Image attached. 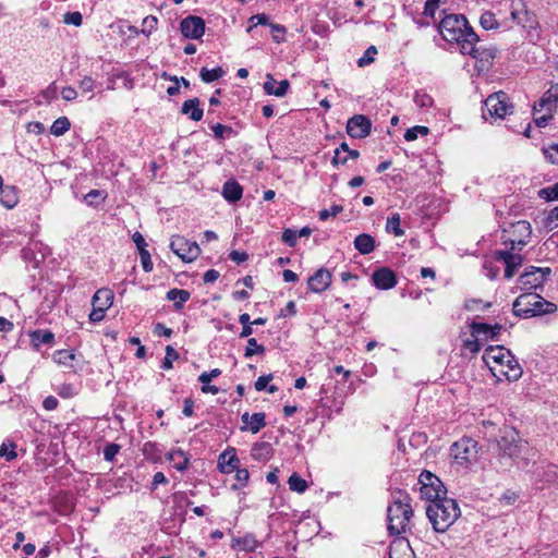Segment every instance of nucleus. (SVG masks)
I'll return each instance as SVG.
<instances>
[{
  "label": "nucleus",
  "mask_w": 558,
  "mask_h": 558,
  "mask_svg": "<svg viewBox=\"0 0 558 558\" xmlns=\"http://www.w3.org/2000/svg\"><path fill=\"white\" fill-rule=\"evenodd\" d=\"M465 308L468 311H485L490 307V303H483L482 300H469L465 302Z\"/></svg>",
  "instance_id": "obj_61"
},
{
  "label": "nucleus",
  "mask_w": 558,
  "mask_h": 558,
  "mask_svg": "<svg viewBox=\"0 0 558 558\" xmlns=\"http://www.w3.org/2000/svg\"><path fill=\"white\" fill-rule=\"evenodd\" d=\"M28 337L32 348L36 351H39L41 344L52 347L56 342L54 333L49 329L31 330Z\"/></svg>",
  "instance_id": "obj_18"
},
{
  "label": "nucleus",
  "mask_w": 558,
  "mask_h": 558,
  "mask_svg": "<svg viewBox=\"0 0 558 558\" xmlns=\"http://www.w3.org/2000/svg\"><path fill=\"white\" fill-rule=\"evenodd\" d=\"M551 270L548 267L541 268L531 266L519 277L518 284L521 290H536L547 280Z\"/></svg>",
  "instance_id": "obj_10"
},
{
  "label": "nucleus",
  "mask_w": 558,
  "mask_h": 558,
  "mask_svg": "<svg viewBox=\"0 0 558 558\" xmlns=\"http://www.w3.org/2000/svg\"><path fill=\"white\" fill-rule=\"evenodd\" d=\"M225 75V71L221 66H217L215 69L208 70L207 68H202L199 71V76L203 82L211 83L214 81L219 80Z\"/></svg>",
  "instance_id": "obj_39"
},
{
  "label": "nucleus",
  "mask_w": 558,
  "mask_h": 558,
  "mask_svg": "<svg viewBox=\"0 0 558 558\" xmlns=\"http://www.w3.org/2000/svg\"><path fill=\"white\" fill-rule=\"evenodd\" d=\"M331 283V274L325 268H319L312 275L308 280V289L314 293L325 291Z\"/></svg>",
  "instance_id": "obj_15"
},
{
  "label": "nucleus",
  "mask_w": 558,
  "mask_h": 558,
  "mask_svg": "<svg viewBox=\"0 0 558 558\" xmlns=\"http://www.w3.org/2000/svg\"><path fill=\"white\" fill-rule=\"evenodd\" d=\"M63 23L78 27L83 23V16L78 11L66 12L63 14Z\"/></svg>",
  "instance_id": "obj_54"
},
{
  "label": "nucleus",
  "mask_w": 558,
  "mask_h": 558,
  "mask_svg": "<svg viewBox=\"0 0 558 558\" xmlns=\"http://www.w3.org/2000/svg\"><path fill=\"white\" fill-rule=\"evenodd\" d=\"M263 87L267 95L283 97L289 90L290 83L288 80H282L277 84L272 75L267 74V81L264 83Z\"/></svg>",
  "instance_id": "obj_22"
},
{
  "label": "nucleus",
  "mask_w": 558,
  "mask_h": 558,
  "mask_svg": "<svg viewBox=\"0 0 558 558\" xmlns=\"http://www.w3.org/2000/svg\"><path fill=\"white\" fill-rule=\"evenodd\" d=\"M211 131L214 133L215 138L219 141L235 134L234 130L231 126L221 123H216L211 125Z\"/></svg>",
  "instance_id": "obj_42"
},
{
  "label": "nucleus",
  "mask_w": 558,
  "mask_h": 558,
  "mask_svg": "<svg viewBox=\"0 0 558 558\" xmlns=\"http://www.w3.org/2000/svg\"><path fill=\"white\" fill-rule=\"evenodd\" d=\"M170 248L184 263L194 262L201 254L198 244L195 241H190L182 235L172 236Z\"/></svg>",
  "instance_id": "obj_9"
},
{
  "label": "nucleus",
  "mask_w": 558,
  "mask_h": 558,
  "mask_svg": "<svg viewBox=\"0 0 558 558\" xmlns=\"http://www.w3.org/2000/svg\"><path fill=\"white\" fill-rule=\"evenodd\" d=\"M19 202L17 190L13 185H5L0 189V203L5 208H13Z\"/></svg>",
  "instance_id": "obj_29"
},
{
  "label": "nucleus",
  "mask_w": 558,
  "mask_h": 558,
  "mask_svg": "<svg viewBox=\"0 0 558 558\" xmlns=\"http://www.w3.org/2000/svg\"><path fill=\"white\" fill-rule=\"evenodd\" d=\"M556 310V304L533 292L522 293L512 304L513 314L522 318L550 314Z\"/></svg>",
  "instance_id": "obj_5"
},
{
  "label": "nucleus",
  "mask_w": 558,
  "mask_h": 558,
  "mask_svg": "<svg viewBox=\"0 0 558 558\" xmlns=\"http://www.w3.org/2000/svg\"><path fill=\"white\" fill-rule=\"evenodd\" d=\"M512 238L506 239L504 243L510 244V250L521 251L529 242L532 234L531 223L526 220H520L511 225Z\"/></svg>",
  "instance_id": "obj_11"
},
{
  "label": "nucleus",
  "mask_w": 558,
  "mask_h": 558,
  "mask_svg": "<svg viewBox=\"0 0 558 558\" xmlns=\"http://www.w3.org/2000/svg\"><path fill=\"white\" fill-rule=\"evenodd\" d=\"M121 446L114 442L106 445L104 448V459L108 462H112L116 456L119 453Z\"/></svg>",
  "instance_id": "obj_55"
},
{
  "label": "nucleus",
  "mask_w": 558,
  "mask_h": 558,
  "mask_svg": "<svg viewBox=\"0 0 558 558\" xmlns=\"http://www.w3.org/2000/svg\"><path fill=\"white\" fill-rule=\"evenodd\" d=\"M483 361L498 380L505 377L509 381L518 380L522 368L511 352L502 345L488 347L483 354Z\"/></svg>",
  "instance_id": "obj_2"
},
{
  "label": "nucleus",
  "mask_w": 558,
  "mask_h": 558,
  "mask_svg": "<svg viewBox=\"0 0 558 558\" xmlns=\"http://www.w3.org/2000/svg\"><path fill=\"white\" fill-rule=\"evenodd\" d=\"M243 187L239 182L229 180L222 185V196L229 203H235L242 198Z\"/></svg>",
  "instance_id": "obj_25"
},
{
  "label": "nucleus",
  "mask_w": 558,
  "mask_h": 558,
  "mask_svg": "<svg viewBox=\"0 0 558 558\" xmlns=\"http://www.w3.org/2000/svg\"><path fill=\"white\" fill-rule=\"evenodd\" d=\"M476 44L477 43H474V51L462 53L470 54L472 58H474L477 62L481 63L482 69L487 68L496 56V49L477 47Z\"/></svg>",
  "instance_id": "obj_23"
},
{
  "label": "nucleus",
  "mask_w": 558,
  "mask_h": 558,
  "mask_svg": "<svg viewBox=\"0 0 558 558\" xmlns=\"http://www.w3.org/2000/svg\"><path fill=\"white\" fill-rule=\"evenodd\" d=\"M257 547V541L255 536L251 533L245 534L242 537L233 538L232 548L245 550V551H254Z\"/></svg>",
  "instance_id": "obj_34"
},
{
  "label": "nucleus",
  "mask_w": 558,
  "mask_h": 558,
  "mask_svg": "<svg viewBox=\"0 0 558 558\" xmlns=\"http://www.w3.org/2000/svg\"><path fill=\"white\" fill-rule=\"evenodd\" d=\"M480 24L486 31L493 29L498 26L496 16L490 11H486L481 15Z\"/></svg>",
  "instance_id": "obj_50"
},
{
  "label": "nucleus",
  "mask_w": 558,
  "mask_h": 558,
  "mask_svg": "<svg viewBox=\"0 0 558 558\" xmlns=\"http://www.w3.org/2000/svg\"><path fill=\"white\" fill-rule=\"evenodd\" d=\"M414 102L420 108H429L432 107L434 100L433 98L427 95L426 93L417 92L414 96Z\"/></svg>",
  "instance_id": "obj_56"
},
{
  "label": "nucleus",
  "mask_w": 558,
  "mask_h": 558,
  "mask_svg": "<svg viewBox=\"0 0 558 558\" xmlns=\"http://www.w3.org/2000/svg\"><path fill=\"white\" fill-rule=\"evenodd\" d=\"M271 29L272 40L277 44H281L286 40L287 28L283 25L271 23L268 25Z\"/></svg>",
  "instance_id": "obj_51"
},
{
  "label": "nucleus",
  "mask_w": 558,
  "mask_h": 558,
  "mask_svg": "<svg viewBox=\"0 0 558 558\" xmlns=\"http://www.w3.org/2000/svg\"><path fill=\"white\" fill-rule=\"evenodd\" d=\"M543 226L547 231L558 228V206L553 208L543 221Z\"/></svg>",
  "instance_id": "obj_49"
},
{
  "label": "nucleus",
  "mask_w": 558,
  "mask_h": 558,
  "mask_svg": "<svg viewBox=\"0 0 558 558\" xmlns=\"http://www.w3.org/2000/svg\"><path fill=\"white\" fill-rule=\"evenodd\" d=\"M238 466H240V460L234 448H228L219 456L218 468L221 473L230 474Z\"/></svg>",
  "instance_id": "obj_19"
},
{
  "label": "nucleus",
  "mask_w": 558,
  "mask_h": 558,
  "mask_svg": "<svg viewBox=\"0 0 558 558\" xmlns=\"http://www.w3.org/2000/svg\"><path fill=\"white\" fill-rule=\"evenodd\" d=\"M502 326L500 324H495L494 326H490L488 324L484 323H472L471 324V333L473 337H481L483 336L484 339H495V337L500 332Z\"/></svg>",
  "instance_id": "obj_20"
},
{
  "label": "nucleus",
  "mask_w": 558,
  "mask_h": 558,
  "mask_svg": "<svg viewBox=\"0 0 558 558\" xmlns=\"http://www.w3.org/2000/svg\"><path fill=\"white\" fill-rule=\"evenodd\" d=\"M377 54V48L375 46H369L364 54L357 60V65L363 68L371 64L375 60V56Z\"/></svg>",
  "instance_id": "obj_52"
},
{
  "label": "nucleus",
  "mask_w": 558,
  "mask_h": 558,
  "mask_svg": "<svg viewBox=\"0 0 558 558\" xmlns=\"http://www.w3.org/2000/svg\"><path fill=\"white\" fill-rule=\"evenodd\" d=\"M271 453V445L265 441L253 444L251 449V456L255 461H265L270 458Z\"/></svg>",
  "instance_id": "obj_32"
},
{
  "label": "nucleus",
  "mask_w": 558,
  "mask_h": 558,
  "mask_svg": "<svg viewBox=\"0 0 558 558\" xmlns=\"http://www.w3.org/2000/svg\"><path fill=\"white\" fill-rule=\"evenodd\" d=\"M57 392L61 398L64 399L73 398L77 393L75 387L72 384L60 385Z\"/></svg>",
  "instance_id": "obj_60"
},
{
  "label": "nucleus",
  "mask_w": 558,
  "mask_h": 558,
  "mask_svg": "<svg viewBox=\"0 0 558 558\" xmlns=\"http://www.w3.org/2000/svg\"><path fill=\"white\" fill-rule=\"evenodd\" d=\"M289 489L298 494L306 492L308 485L307 482L296 472L292 473L288 480Z\"/></svg>",
  "instance_id": "obj_36"
},
{
  "label": "nucleus",
  "mask_w": 558,
  "mask_h": 558,
  "mask_svg": "<svg viewBox=\"0 0 558 558\" xmlns=\"http://www.w3.org/2000/svg\"><path fill=\"white\" fill-rule=\"evenodd\" d=\"M475 339H468L463 343V348L468 350L470 353L475 354L481 351L482 344L480 342V337H474Z\"/></svg>",
  "instance_id": "obj_63"
},
{
  "label": "nucleus",
  "mask_w": 558,
  "mask_h": 558,
  "mask_svg": "<svg viewBox=\"0 0 558 558\" xmlns=\"http://www.w3.org/2000/svg\"><path fill=\"white\" fill-rule=\"evenodd\" d=\"M354 247L363 255L369 254L375 248V239L368 233H361L354 239Z\"/></svg>",
  "instance_id": "obj_30"
},
{
  "label": "nucleus",
  "mask_w": 558,
  "mask_h": 558,
  "mask_svg": "<svg viewBox=\"0 0 558 558\" xmlns=\"http://www.w3.org/2000/svg\"><path fill=\"white\" fill-rule=\"evenodd\" d=\"M418 483L421 484V487L436 485L439 488L441 486V481L429 471H423L421 473Z\"/></svg>",
  "instance_id": "obj_46"
},
{
  "label": "nucleus",
  "mask_w": 558,
  "mask_h": 558,
  "mask_svg": "<svg viewBox=\"0 0 558 558\" xmlns=\"http://www.w3.org/2000/svg\"><path fill=\"white\" fill-rule=\"evenodd\" d=\"M372 121L364 114L351 117V138H365L371 134Z\"/></svg>",
  "instance_id": "obj_14"
},
{
  "label": "nucleus",
  "mask_w": 558,
  "mask_h": 558,
  "mask_svg": "<svg viewBox=\"0 0 558 558\" xmlns=\"http://www.w3.org/2000/svg\"><path fill=\"white\" fill-rule=\"evenodd\" d=\"M16 444L13 440L5 439L0 446V458L11 462L17 458Z\"/></svg>",
  "instance_id": "obj_35"
},
{
  "label": "nucleus",
  "mask_w": 558,
  "mask_h": 558,
  "mask_svg": "<svg viewBox=\"0 0 558 558\" xmlns=\"http://www.w3.org/2000/svg\"><path fill=\"white\" fill-rule=\"evenodd\" d=\"M420 493L422 498L429 501V504H433L434 500H438L440 498L446 497L447 490L444 484L441 483V486L439 488L436 485L420 487Z\"/></svg>",
  "instance_id": "obj_33"
},
{
  "label": "nucleus",
  "mask_w": 558,
  "mask_h": 558,
  "mask_svg": "<svg viewBox=\"0 0 558 558\" xmlns=\"http://www.w3.org/2000/svg\"><path fill=\"white\" fill-rule=\"evenodd\" d=\"M510 109L511 106L508 102L507 94L498 92L486 98L483 108V118L487 119V116H489L490 118L504 119Z\"/></svg>",
  "instance_id": "obj_8"
},
{
  "label": "nucleus",
  "mask_w": 558,
  "mask_h": 558,
  "mask_svg": "<svg viewBox=\"0 0 558 558\" xmlns=\"http://www.w3.org/2000/svg\"><path fill=\"white\" fill-rule=\"evenodd\" d=\"M543 154L550 163L558 165V144L543 148Z\"/></svg>",
  "instance_id": "obj_59"
},
{
  "label": "nucleus",
  "mask_w": 558,
  "mask_h": 558,
  "mask_svg": "<svg viewBox=\"0 0 558 558\" xmlns=\"http://www.w3.org/2000/svg\"><path fill=\"white\" fill-rule=\"evenodd\" d=\"M538 196L547 202L558 201V182L550 186L541 189L538 191Z\"/></svg>",
  "instance_id": "obj_47"
},
{
  "label": "nucleus",
  "mask_w": 558,
  "mask_h": 558,
  "mask_svg": "<svg viewBox=\"0 0 558 558\" xmlns=\"http://www.w3.org/2000/svg\"><path fill=\"white\" fill-rule=\"evenodd\" d=\"M113 292L110 289L102 288L96 291L93 296L92 304L107 311L113 302Z\"/></svg>",
  "instance_id": "obj_28"
},
{
  "label": "nucleus",
  "mask_w": 558,
  "mask_h": 558,
  "mask_svg": "<svg viewBox=\"0 0 558 558\" xmlns=\"http://www.w3.org/2000/svg\"><path fill=\"white\" fill-rule=\"evenodd\" d=\"M191 293L187 290L173 288L167 292V299L173 301V307L179 311L190 300Z\"/></svg>",
  "instance_id": "obj_31"
},
{
  "label": "nucleus",
  "mask_w": 558,
  "mask_h": 558,
  "mask_svg": "<svg viewBox=\"0 0 558 558\" xmlns=\"http://www.w3.org/2000/svg\"><path fill=\"white\" fill-rule=\"evenodd\" d=\"M558 104V94L548 89L544 93L541 99L534 105L533 109L535 112H549L553 113Z\"/></svg>",
  "instance_id": "obj_21"
},
{
  "label": "nucleus",
  "mask_w": 558,
  "mask_h": 558,
  "mask_svg": "<svg viewBox=\"0 0 558 558\" xmlns=\"http://www.w3.org/2000/svg\"><path fill=\"white\" fill-rule=\"evenodd\" d=\"M526 447L527 444L523 441L514 430L507 432L505 435L500 436V438L496 439L498 457L500 460H506L507 462L519 459Z\"/></svg>",
  "instance_id": "obj_6"
},
{
  "label": "nucleus",
  "mask_w": 558,
  "mask_h": 558,
  "mask_svg": "<svg viewBox=\"0 0 558 558\" xmlns=\"http://www.w3.org/2000/svg\"><path fill=\"white\" fill-rule=\"evenodd\" d=\"M180 31L185 38L199 39L205 33V21L201 16L189 15L180 22Z\"/></svg>",
  "instance_id": "obj_12"
},
{
  "label": "nucleus",
  "mask_w": 558,
  "mask_h": 558,
  "mask_svg": "<svg viewBox=\"0 0 558 558\" xmlns=\"http://www.w3.org/2000/svg\"><path fill=\"white\" fill-rule=\"evenodd\" d=\"M392 501L387 509L388 530L392 535H400L410 529L413 509L411 498L405 492L397 490L392 494Z\"/></svg>",
  "instance_id": "obj_3"
},
{
  "label": "nucleus",
  "mask_w": 558,
  "mask_h": 558,
  "mask_svg": "<svg viewBox=\"0 0 558 558\" xmlns=\"http://www.w3.org/2000/svg\"><path fill=\"white\" fill-rule=\"evenodd\" d=\"M439 32L446 41H456L461 52L474 51V43L480 40L466 19L459 14L445 15L439 23Z\"/></svg>",
  "instance_id": "obj_1"
},
{
  "label": "nucleus",
  "mask_w": 558,
  "mask_h": 558,
  "mask_svg": "<svg viewBox=\"0 0 558 558\" xmlns=\"http://www.w3.org/2000/svg\"><path fill=\"white\" fill-rule=\"evenodd\" d=\"M143 454L150 460H158L161 457L159 445L154 441H147L143 446Z\"/></svg>",
  "instance_id": "obj_43"
},
{
  "label": "nucleus",
  "mask_w": 558,
  "mask_h": 558,
  "mask_svg": "<svg viewBox=\"0 0 558 558\" xmlns=\"http://www.w3.org/2000/svg\"><path fill=\"white\" fill-rule=\"evenodd\" d=\"M233 472H235V480L238 484H233L232 488L240 489L245 487L250 480V473L247 469H241L240 466H238V469H235Z\"/></svg>",
  "instance_id": "obj_48"
},
{
  "label": "nucleus",
  "mask_w": 558,
  "mask_h": 558,
  "mask_svg": "<svg viewBox=\"0 0 558 558\" xmlns=\"http://www.w3.org/2000/svg\"><path fill=\"white\" fill-rule=\"evenodd\" d=\"M400 222H401L400 215L393 214L391 217H389L387 219L386 231L388 233H392L396 236L403 235L404 231L401 229Z\"/></svg>",
  "instance_id": "obj_41"
},
{
  "label": "nucleus",
  "mask_w": 558,
  "mask_h": 558,
  "mask_svg": "<svg viewBox=\"0 0 558 558\" xmlns=\"http://www.w3.org/2000/svg\"><path fill=\"white\" fill-rule=\"evenodd\" d=\"M180 357V354L172 345L166 347V355L163 357L161 368L162 369H171L173 367V361H177Z\"/></svg>",
  "instance_id": "obj_45"
},
{
  "label": "nucleus",
  "mask_w": 558,
  "mask_h": 558,
  "mask_svg": "<svg viewBox=\"0 0 558 558\" xmlns=\"http://www.w3.org/2000/svg\"><path fill=\"white\" fill-rule=\"evenodd\" d=\"M52 360L60 366H64L66 368L73 369L75 368L74 362L76 361V354L73 350H57L52 354Z\"/></svg>",
  "instance_id": "obj_26"
},
{
  "label": "nucleus",
  "mask_w": 558,
  "mask_h": 558,
  "mask_svg": "<svg viewBox=\"0 0 558 558\" xmlns=\"http://www.w3.org/2000/svg\"><path fill=\"white\" fill-rule=\"evenodd\" d=\"M348 160H349V144L347 142H342L340 147L335 149L331 162L333 166H338V165L344 166Z\"/></svg>",
  "instance_id": "obj_38"
},
{
  "label": "nucleus",
  "mask_w": 558,
  "mask_h": 558,
  "mask_svg": "<svg viewBox=\"0 0 558 558\" xmlns=\"http://www.w3.org/2000/svg\"><path fill=\"white\" fill-rule=\"evenodd\" d=\"M429 132L427 126L416 125L411 129H408L404 133V140L408 142L414 141L421 135H427Z\"/></svg>",
  "instance_id": "obj_53"
},
{
  "label": "nucleus",
  "mask_w": 558,
  "mask_h": 558,
  "mask_svg": "<svg viewBox=\"0 0 558 558\" xmlns=\"http://www.w3.org/2000/svg\"><path fill=\"white\" fill-rule=\"evenodd\" d=\"M167 459L173 463V468L180 472L187 469L190 458L185 451L180 448L172 449L168 452Z\"/></svg>",
  "instance_id": "obj_27"
},
{
  "label": "nucleus",
  "mask_w": 558,
  "mask_h": 558,
  "mask_svg": "<svg viewBox=\"0 0 558 558\" xmlns=\"http://www.w3.org/2000/svg\"><path fill=\"white\" fill-rule=\"evenodd\" d=\"M70 120L66 117H60L57 120H54L52 125L50 126V134L59 137L65 134L70 130Z\"/></svg>",
  "instance_id": "obj_37"
},
{
  "label": "nucleus",
  "mask_w": 558,
  "mask_h": 558,
  "mask_svg": "<svg viewBox=\"0 0 558 558\" xmlns=\"http://www.w3.org/2000/svg\"><path fill=\"white\" fill-rule=\"evenodd\" d=\"M181 113L189 116L193 121H201L204 116V111L201 108V100L197 97L185 100L182 104Z\"/></svg>",
  "instance_id": "obj_24"
},
{
  "label": "nucleus",
  "mask_w": 558,
  "mask_h": 558,
  "mask_svg": "<svg viewBox=\"0 0 558 558\" xmlns=\"http://www.w3.org/2000/svg\"><path fill=\"white\" fill-rule=\"evenodd\" d=\"M450 456L458 465L469 468L477 461V441L468 437L461 438L451 446Z\"/></svg>",
  "instance_id": "obj_7"
},
{
  "label": "nucleus",
  "mask_w": 558,
  "mask_h": 558,
  "mask_svg": "<svg viewBox=\"0 0 558 558\" xmlns=\"http://www.w3.org/2000/svg\"><path fill=\"white\" fill-rule=\"evenodd\" d=\"M426 515L436 532H445L460 517V508L454 499L444 497L428 504Z\"/></svg>",
  "instance_id": "obj_4"
},
{
  "label": "nucleus",
  "mask_w": 558,
  "mask_h": 558,
  "mask_svg": "<svg viewBox=\"0 0 558 558\" xmlns=\"http://www.w3.org/2000/svg\"><path fill=\"white\" fill-rule=\"evenodd\" d=\"M241 421L243 423L241 430L248 429L251 433L257 434L266 426V414L264 412H256L250 415L248 412H245L242 414Z\"/></svg>",
  "instance_id": "obj_17"
},
{
  "label": "nucleus",
  "mask_w": 558,
  "mask_h": 558,
  "mask_svg": "<svg viewBox=\"0 0 558 558\" xmlns=\"http://www.w3.org/2000/svg\"><path fill=\"white\" fill-rule=\"evenodd\" d=\"M372 278L376 288L381 290H389L397 284L396 275L388 267H381L375 270Z\"/></svg>",
  "instance_id": "obj_16"
},
{
  "label": "nucleus",
  "mask_w": 558,
  "mask_h": 558,
  "mask_svg": "<svg viewBox=\"0 0 558 558\" xmlns=\"http://www.w3.org/2000/svg\"><path fill=\"white\" fill-rule=\"evenodd\" d=\"M47 104H50L53 99L57 98V85L54 82L49 84L47 88L40 92L39 95Z\"/></svg>",
  "instance_id": "obj_58"
},
{
  "label": "nucleus",
  "mask_w": 558,
  "mask_h": 558,
  "mask_svg": "<svg viewBox=\"0 0 558 558\" xmlns=\"http://www.w3.org/2000/svg\"><path fill=\"white\" fill-rule=\"evenodd\" d=\"M281 239L287 245L293 247L298 241V232L293 229L287 228L283 230Z\"/></svg>",
  "instance_id": "obj_57"
},
{
  "label": "nucleus",
  "mask_w": 558,
  "mask_h": 558,
  "mask_svg": "<svg viewBox=\"0 0 558 558\" xmlns=\"http://www.w3.org/2000/svg\"><path fill=\"white\" fill-rule=\"evenodd\" d=\"M265 347L263 344L257 343L255 338H248L247 345L244 351V357L250 359L255 354H264Z\"/></svg>",
  "instance_id": "obj_44"
},
{
  "label": "nucleus",
  "mask_w": 558,
  "mask_h": 558,
  "mask_svg": "<svg viewBox=\"0 0 558 558\" xmlns=\"http://www.w3.org/2000/svg\"><path fill=\"white\" fill-rule=\"evenodd\" d=\"M138 254L141 257L143 270L145 272L151 271L153 270V262H151L149 252L147 250H144V251L138 252Z\"/></svg>",
  "instance_id": "obj_64"
},
{
  "label": "nucleus",
  "mask_w": 558,
  "mask_h": 558,
  "mask_svg": "<svg viewBox=\"0 0 558 558\" xmlns=\"http://www.w3.org/2000/svg\"><path fill=\"white\" fill-rule=\"evenodd\" d=\"M270 24V17L266 13H258L255 15H252L248 19V26L246 28L247 34H252L254 28L258 25H265L268 26Z\"/></svg>",
  "instance_id": "obj_40"
},
{
  "label": "nucleus",
  "mask_w": 558,
  "mask_h": 558,
  "mask_svg": "<svg viewBox=\"0 0 558 558\" xmlns=\"http://www.w3.org/2000/svg\"><path fill=\"white\" fill-rule=\"evenodd\" d=\"M513 250L497 251L496 258L502 260L506 265L505 278L510 279L514 276L515 270L522 265L523 257L520 254H514Z\"/></svg>",
  "instance_id": "obj_13"
},
{
  "label": "nucleus",
  "mask_w": 558,
  "mask_h": 558,
  "mask_svg": "<svg viewBox=\"0 0 558 558\" xmlns=\"http://www.w3.org/2000/svg\"><path fill=\"white\" fill-rule=\"evenodd\" d=\"M158 20L156 16L148 15L143 20V33L146 35L151 34V32L156 28Z\"/></svg>",
  "instance_id": "obj_62"
}]
</instances>
